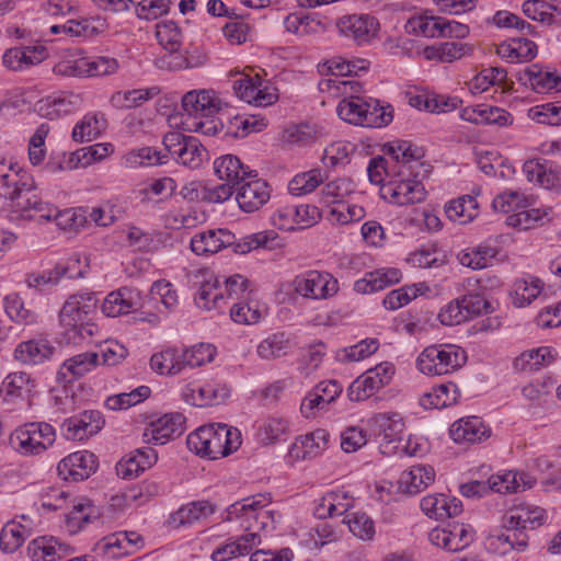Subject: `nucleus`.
<instances>
[{
  "mask_svg": "<svg viewBox=\"0 0 561 561\" xmlns=\"http://www.w3.org/2000/svg\"><path fill=\"white\" fill-rule=\"evenodd\" d=\"M15 191L12 201L16 209L21 210L24 218L38 221L55 220L61 229L78 230L87 222V217L81 208H68L59 210L54 204L44 202L37 192L33 179L23 182L14 179Z\"/></svg>",
  "mask_w": 561,
  "mask_h": 561,
  "instance_id": "f257e3e1",
  "label": "nucleus"
},
{
  "mask_svg": "<svg viewBox=\"0 0 561 561\" xmlns=\"http://www.w3.org/2000/svg\"><path fill=\"white\" fill-rule=\"evenodd\" d=\"M98 299L93 294L72 295L59 312L62 336L67 343L81 344L90 342L98 332L93 323Z\"/></svg>",
  "mask_w": 561,
  "mask_h": 561,
  "instance_id": "f03ea898",
  "label": "nucleus"
},
{
  "mask_svg": "<svg viewBox=\"0 0 561 561\" xmlns=\"http://www.w3.org/2000/svg\"><path fill=\"white\" fill-rule=\"evenodd\" d=\"M186 444L196 455L215 460L226 457L240 446V433L226 424H209L197 428L187 436Z\"/></svg>",
  "mask_w": 561,
  "mask_h": 561,
  "instance_id": "7ed1b4c3",
  "label": "nucleus"
},
{
  "mask_svg": "<svg viewBox=\"0 0 561 561\" xmlns=\"http://www.w3.org/2000/svg\"><path fill=\"white\" fill-rule=\"evenodd\" d=\"M467 362L466 352L453 344L431 345L416 359L421 373L430 376L447 375Z\"/></svg>",
  "mask_w": 561,
  "mask_h": 561,
  "instance_id": "20e7f679",
  "label": "nucleus"
},
{
  "mask_svg": "<svg viewBox=\"0 0 561 561\" xmlns=\"http://www.w3.org/2000/svg\"><path fill=\"white\" fill-rule=\"evenodd\" d=\"M118 61L112 57H84L81 53H70L54 66V72L64 77H96L115 73Z\"/></svg>",
  "mask_w": 561,
  "mask_h": 561,
  "instance_id": "39448f33",
  "label": "nucleus"
},
{
  "mask_svg": "<svg viewBox=\"0 0 561 561\" xmlns=\"http://www.w3.org/2000/svg\"><path fill=\"white\" fill-rule=\"evenodd\" d=\"M56 439L54 427L45 422H32L15 430L10 440L24 455H38L50 447Z\"/></svg>",
  "mask_w": 561,
  "mask_h": 561,
  "instance_id": "423d86ee",
  "label": "nucleus"
},
{
  "mask_svg": "<svg viewBox=\"0 0 561 561\" xmlns=\"http://www.w3.org/2000/svg\"><path fill=\"white\" fill-rule=\"evenodd\" d=\"M393 374V366L387 362L368 369L348 387L347 396L350 400L363 401L370 398L390 382Z\"/></svg>",
  "mask_w": 561,
  "mask_h": 561,
  "instance_id": "0eeeda50",
  "label": "nucleus"
},
{
  "mask_svg": "<svg viewBox=\"0 0 561 561\" xmlns=\"http://www.w3.org/2000/svg\"><path fill=\"white\" fill-rule=\"evenodd\" d=\"M417 174L414 175L416 178ZM380 195L383 199L396 205H410L421 203L426 197V190L421 181L391 180L380 187Z\"/></svg>",
  "mask_w": 561,
  "mask_h": 561,
  "instance_id": "6e6552de",
  "label": "nucleus"
},
{
  "mask_svg": "<svg viewBox=\"0 0 561 561\" xmlns=\"http://www.w3.org/2000/svg\"><path fill=\"white\" fill-rule=\"evenodd\" d=\"M293 285L295 291L305 298L325 299L337 291V282L329 274L318 271L296 276Z\"/></svg>",
  "mask_w": 561,
  "mask_h": 561,
  "instance_id": "1a4fd4ad",
  "label": "nucleus"
},
{
  "mask_svg": "<svg viewBox=\"0 0 561 561\" xmlns=\"http://www.w3.org/2000/svg\"><path fill=\"white\" fill-rule=\"evenodd\" d=\"M430 541L449 552L461 551L473 541L469 525L453 523L447 527H436L428 534Z\"/></svg>",
  "mask_w": 561,
  "mask_h": 561,
  "instance_id": "9d476101",
  "label": "nucleus"
},
{
  "mask_svg": "<svg viewBox=\"0 0 561 561\" xmlns=\"http://www.w3.org/2000/svg\"><path fill=\"white\" fill-rule=\"evenodd\" d=\"M185 416L182 413H168L152 421L145 430L144 440L147 444L164 445L184 432Z\"/></svg>",
  "mask_w": 561,
  "mask_h": 561,
  "instance_id": "9b49d317",
  "label": "nucleus"
},
{
  "mask_svg": "<svg viewBox=\"0 0 561 561\" xmlns=\"http://www.w3.org/2000/svg\"><path fill=\"white\" fill-rule=\"evenodd\" d=\"M104 424L105 420L102 413L96 410H90L66 419L61 428L67 439L83 440L98 434Z\"/></svg>",
  "mask_w": 561,
  "mask_h": 561,
  "instance_id": "f8f14e48",
  "label": "nucleus"
},
{
  "mask_svg": "<svg viewBox=\"0 0 561 561\" xmlns=\"http://www.w3.org/2000/svg\"><path fill=\"white\" fill-rule=\"evenodd\" d=\"M233 90L238 98L256 106L272 105L278 99L276 88L263 85L259 76L255 78L243 76L234 80Z\"/></svg>",
  "mask_w": 561,
  "mask_h": 561,
  "instance_id": "ddd939ff",
  "label": "nucleus"
},
{
  "mask_svg": "<svg viewBox=\"0 0 561 561\" xmlns=\"http://www.w3.org/2000/svg\"><path fill=\"white\" fill-rule=\"evenodd\" d=\"M96 456L88 450L77 451L67 456L57 467L59 474H64L65 479L70 477L75 481L88 479L96 471Z\"/></svg>",
  "mask_w": 561,
  "mask_h": 561,
  "instance_id": "4468645a",
  "label": "nucleus"
},
{
  "mask_svg": "<svg viewBox=\"0 0 561 561\" xmlns=\"http://www.w3.org/2000/svg\"><path fill=\"white\" fill-rule=\"evenodd\" d=\"M238 186L236 199L245 213L259 210L271 197L267 183L261 179L244 180Z\"/></svg>",
  "mask_w": 561,
  "mask_h": 561,
  "instance_id": "2eb2a0df",
  "label": "nucleus"
},
{
  "mask_svg": "<svg viewBox=\"0 0 561 561\" xmlns=\"http://www.w3.org/2000/svg\"><path fill=\"white\" fill-rule=\"evenodd\" d=\"M271 503L270 494H256L254 496L245 497L239 502L233 503L227 508L226 520L230 522L234 517L247 516L249 518L262 519L261 526H266L265 519L271 517L274 518V512H259V510L265 507Z\"/></svg>",
  "mask_w": 561,
  "mask_h": 561,
  "instance_id": "dca6fc26",
  "label": "nucleus"
},
{
  "mask_svg": "<svg viewBox=\"0 0 561 561\" xmlns=\"http://www.w3.org/2000/svg\"><path fill=\"white\" fill-rule=\"evenodd\" d=\"M378 22L370 15H350L343 16L337 22L341 34L345 37L353 38L358 44L366 43L378 31Z\"/></svg>",
  "mask_w": 561,
  "mask_h": 561,
  "instance_id": "f3484780",
  "label": "nucleus"
},
{
  "mask_svg": "<svg viewBox=\"0 0 561 561\" xmlns=\"http://www.w3.org/2000/svg\"><path fill=\"white\" fill-rule=\"evenodd\" d=\"M182 107L190 116L209 117L219 112L220 101L211 90L190 91L182 98Z\"/></svg>",
  "mask_w": 561,
  "mask_h": 561,
  "instance_id": "a211bd4d",
  "label": "nucleus"
},
{
  "mask_svg": "<svg viewBox=\"0 0 561 561\" xmlns=\"http://www.w3.org/2000/svg\"><path fill=\"white\" fill-rule=\"evenodd\" d=\"M56 352V347L46 337L31 339L21 342L15 351V358L26 365H41L49 360Z\"/></svg>",
  "mask_w": 561,
  "mask_h": 561,
  "instance_id": "6ab92c4d",
  "label": "nucleus"
},
{
  "mask_svg": "<svg viewBox=\"0 0 561 561\" xmlns=\"http://www.w3.org/2000/svg\"><path fill=\"white\" fill-rule=\"evenodd\" d=\"M233 242V233L227 229L207 230L191 239V249L197 255L214 254Z\"/></svg>",
  "mask_w": 561,
  "mask_h": 561,
  "instance_id": "aec40b11",
  "label": "nucleus"
},
{
  "mask_svg": "<svg viewBox=\"0 0 561 561\" xmlns=\"http://www.w3.org/2000/svg\"><path fill=\"white\" fill-rule=\"evenodd\" d=\"M450 437L456 443H480L491 435V430L478 416H468L456 421L450 430Z\"/></svg>",
  "mask_w": 561,
  "mask_h": 561,
  "instance_id": "412c9836",
  "label": "nucleus"
},
{
  "mask_svg": "<svg viewBox=\"0 0 561 561\" xmlns=\"http://www.w3.org/2000/svg\"><path fill=\"white\" fill-rule=\"evenodd\" d=\"M523 171L529 182H536L546 188L556 187L561 180V168L548 160H528Z\"/></svg>",
  "mask_w": 561,
  "mask_h": 561,
  "instance_id": "4be33fe9",
  "label": "nucleus"
},
{
  "mask_svg": "<svg viewBox=\"0 0 561 561\" xmlns=\"http://www.w3.org/2000/svg\"><path fill=\"white\" fill-rule=\"evenodd\" d=\"M36 383L31 376L24 371H14L9 374L1 386V392L5 401H27L31 403V398L34 393Z\"/></svg>",
  "mask_w": 561,
  "mask_h": 561,
  "instance_id": "5701e85b",
  "label": "nucleus"
},
{
  "mask_svg": "<svg viewBox=\"0 0 561 561\" xmlns=\"http://www.w3.org/2000/svg\"><path fill=\"white\" fill-rule=\"evenodd\" d=\"M400 270L389 267L368 272L354 283V290L358 294H371L385 289L400 282Z\"/></svg>",
  "mask_w": 561,
  "mask_h": 561,
  "instance_id": "b1692460",
  "label": "nucleus"
},
{
  "mask_svg": "<svg viewBox=\"0 0 561 561\" xmlns=\"http://www.w3.org/2000/svg\"><path fill=\"white\" fill-rule=\"evenodd\" d=\"M421 510L431 518L445 519L458 516L462 512L461 501L448 499L444 494H431L421 500Z\"/></svg>",
  "mask_w": 561,
  "mask_h": 561,
  "instance_id": "393cba45",
  "label": "nucleus"
},
{
  "mask_svg": "<svg viewBox=\"0 0 561 561\" xmlns=\"http://www.w3.org/2000/svg\"><path fill=\"white\" fill-rule=\"evenodd\" d=\"M230 396L226 385L206 383L197 389L187 387L183 390L185 402L195 407L216 405Z\"/></svg>",
  "mask_w": 561,
  "mask_h": 561,
  "instance_id": "a878e982",
  "label": "nucleus"
},
{
  "mask_svg": "<svg viewBox=\"0 0 561 561\" xmlns=\"http://www.w3.org/2000/svg\"><path fill=\"white\" fill-rule=\"evenodd\" d=\"M435 471L431 466H413L410 470L403 471L399 479V490L405 494L413 495L421 492L434 482Z\"/></svg>",
  "mask_w": 561,
  "mask_h": 561,
  "instance_id": "bb28decb",
  "label": "nucleus"
},
{
  "mask_svg": "<svg viewBox=\"0 0 561 561\" xmlns=\"http://www.w3.org/2000/svg\"><path fill=\"white\" fill-rule=\"evenodd\" d=\"M386 148V152L397 162L401 163L400 169L398 170L399 176L404 174V169L409 171L410 175H412L415 167H424V164L419 161L421 158L419 148L413 147L409 141L399 140L387 145Z\"/></svg>",
  "mask_w": 561,
  "mask_h": 561,
  "instance_id": "cd10ccee",
  "label": "nucleus"
},
{
  "mask_svg": "<svg viewBox=\"0 0 561 561\" xmlns=\"http://www.w3.org/2000/svg\"><path fill=\"white\" fill-rule=\"evenodd\" d=\"M546 518L547 515L543 508L529 504H522L511 510L503 519L526 530L528 528L536 529L540 527L546 522Z\"/></svg>",
  "mask_w": 561,
  "mask_h": 561,
  "instance_id": "c85d7f7f",
  "label": "nucleus"
},
{
  "mask_svg": "<svg viewBox=\"0 0 561 561\" xmlns=\"http://www.w3.org/2000/svg\"><path fill=\"white\" fill-rule=\"evenodd\" d=\"M45 56L44 47L10 48L3 54L2 62L10 70H21L26 66L41 62Z\"/></svg>",
  "mask_w": 561,
  "mask_h": 561,
  "instance_id": "c756f323",
  "label": "nucleus"
},
{
  "mask_svg": "<svg viewBox=\"0 0 561 561\" xmlns=\"http://www.w3.org/2000/svg\"><path fill=\"white\" fill-rule=\"evenodd\" d=\"M214 169L218 179L232 184H241L247 178H251V172H248L239 158L233 154L217 158Z\"/></svg>",
  "mask_w": 561,
  "mask_h": 561,
  "instance_id": "7c9ffc66",
  "label": "nucleus"
},
{
  "mask_svg": "<svg viewBox=\"0 0 561 561\" xmlns=\"http://www.w3.org/2000/svg\"><path fill=\"white\" fill-rule=\"evenodd\" d=\"M105 127L106 121L103 116L88 113L75 125L71 137L76 142L92 141L100 136Z\"/></svg>",
  "mask_w": 561,
  "mask_h": 561,
  "instance_id": "2f4dec72",
  "label": "nucleus"
},
{
  "mask_svg": "<svg viewBox=\"0 0 561 561\" xmlns=\"http://www.w3.org/2000/svg\"><path fill=\"white\" fill-rule=\"evenodd\" d=\"M150 367L159 375H178L183 368L181 351L176 347H169L160 353L153 354L150 358Z\"/></svg>",
  "mask_w": 561,
  "mask_h": 561,
  "instance_id": "473e14b6",
  "label": "nucleus"
},
{
  "mask_svg": "<svg viewBox=\"0 0 561 561\" xmlns=\"http://www.w3.org/2000/svg\"><path fill=\"white\" fill-rule=\"evenodd\" d=\"M445 213L451 221L465 225L478 216V203L472 196H461L446 205Z\"/></svg>",
  "mask_w": 561,
  "mask_h": 561,
  "instance_id": "72a5a7b5",
  "label": "nucleus"
},
{
  "mask_svg": "<svg viewBox=\"0 0 561 561\" xmlns=\"http://www.w3.org/2000/svg\"><path fill=\"white\" fill-rule=\"evenodd\" d=\"M131 295L133 291L126 287L110 293L102 304L103 313L115 318L130 312L135 307Z\"/></svg>",
  "mask_w": 561,
  "mask_h": 561,
  "instance_id": "f704fd0d",
  "label": "nucleus"
},
{
  "mask_svg": "<svg viewBox=\"0 0 561 561\" xmlns=\"http://www.w3.org/2000/svg\"><path fill=\"white\" fill-rule=\"evenodd\" d=\"M4 311L19 325H31L37 322L36 312L31 308H26L18 294L8 295L4 298Z\"/></svg>",
  "mask_w": 561,
  "mask_h": 561,
  "instance_id": "c9c22d12",
  "label": "nucleus"
},
{
  "mask_svg": "<svg viewBox=\"0 0 561 561\" xmlns=\"http://www.w3.org/2000/svg\"><path fill=\"white\" fill-rule=\"evenodd\" d=\"M216 506L209 501H195L182 506L173 515L172 519L180 525L192 524L201 518H206L215 513Z\"/></svg>",
  "mask_w": 561,
  "mask_h": 561,
  "instance_id": "e433bc0d",
  "label": "nucleus"
},
{
  "mask_svg": "<svg viewBox=\"0 0 561 561\" xmlns=\"http://www.w3.org/2000/svg\"><path fill=\"white\" fill-rule=\"evenodd\" d=\"M224 300L225 294L217 278L204 282L195 296L196 306L205 310L219 308Z\"/></svg>",
  "mask_w": 561,
  "mask_h": 561,
  "instance_id": "4c0bfd02",
  "label": "nucleus"
},
{
  "mask_svg": "<svg viewBox=\"0 0 561 561\" xmlns=\"http://www.w3.org/2000/svg\"><path fill=\"white\" fill-rule=\"evenodd\" d=\"M393 119V110L388 104L381 105L378 100L369 99L366 101L364 111L363 126L365 127H383L389 125Z\"/></svg>",
  "mask_w": 561,
  "mask_h": 561,
  "instance_id": "58836bf2",
  "label": "nucleus"
},
{
  "mask_svg": "<svg viewBox=\"0 0 561 561\" xmlns=\"http://www.w3.org/2000/svg\"><path fill=\"white\" fill-rule=\"evenodd\" d=\"M374 420L379 427V435L382 436V442L379 447L380 451L383 455H390L392 453L390 448L391 444L401 439L399 434L402 431L403 424L400 421L391 420L386 414H378Z\"/></svg>",
  "mask_w": 561,
  "mask_h": 561,
  "instance_id": "ea45409f",
  "label": "nucleus"
},
{
  "mask_svg": "<svg viewBox=\"0 0 561 561\" xmlns=\"http://www.w3.org/2000/svg\"><path fill=\"white\" fill-rule=\"evenodd\" d=\"M206 156L207 150L201 144L199 139L192 136L183 144L174 158L179 163L191 169H196L202 164Z\"/></svg>",
  "mask_w": 561,
  "mask_h": 561,
  "instance_id": "a19ab883",
  "label": "nucleus"
},
{
  "mask_svg": "<svg viewBox=\"0 0 561 561\" xmlns=\"http://www.w3.org/2000/svg\"><path fill=\"white\" fill-rule=\"evenodd\" d=\"M457 387L454 383H442L434 388L433 392L425 393L421 399L424 408L442 409L454 404L457 401Z\"/></svg>",
  "mask_w": 561,
  "mask_h": 561,
  "instance_id": "79ce46f5",
  "label": "nucleus"
},
{
  "mask_svg": "<svg viewBox=\"0 0 561 561\" xmlns=\"http://www.w3.org/2000/svg\"><path fill=\"white\" fill-rule=\"evenodd\" d=\"M216 355V347L213 344L199 343L181 351L183 368L199 367L213 362Z\"/></svg>",
  "mask_w": 561,
  "mask_h": 561,
  "instance_id": "37998d69",
  "label": "nucleus"
},
{
  "mask_svg": "<svg viewBox=\"0 0 561 561\" xmlns=\"http://www.w3.org/2000/svg\"><path fill=\"white\" fill-rule=\"evenodd\" d=\"M99 356L96 353H82L67 359L59 370L58 375L66 377L67 373L75 378H79L90 371L98 365Z\"/></svg>",
  "mask_w": 561,
  "mask_h": 561,
  "instance_id": "c03bdc74",
  "label": "nucleus"
},
{
  "mask_svg": "<svg viewBox=\"0 0 561 561\" xmlns=\"http://www.w3.org/2000/svg\"><path fill=\"white\" fill-rule=\"evenodd\" d=\"M350 531L362 540H371L375 536L373 519L364 512L347 513L343 519Z\"/></svg>",
  "mask_w": 561,
  "mask_h": 561,
  "instance_id": "a18cd8bd",
  "label": "nucleus"
},
{
  "mask_svg": "<svg viewBox=\"0 0 561 561\" xmlns=\"http://www.w3.org/2000/svg\"><path fill=\"white\" fill-rule=\"evenodd\" d=\"M25 528L14 520L8 522L0 531V549L5 553H13L24 542Z\"/></svg>",
  "mask_w": 561,
  "mask_h": 561,
  "instance_id": "49530a36",
  "label": "nucleus"
},
{
  "mask_svg": "<svg viewBox=\"0 0 561 561\" xmlns=\"http://www.w3.org/2000/svg\"><path fill=\"white\" fill-rule=\"evenodd\" d=\"M142 546V537L136 531H119L103 539L102 549L108 551L117 548L124 553H131Z\"/></svg>",
  "mask_w": 561,
  "mask_h": 561,
  "instance_id": "de8ad7c7",
  "label": "nucleus"
},
{
  "mask_svg": "<svg viewBox=\"0 0 561 561\" xmlns=\"http://www.w3.org/2000/svg\"><path fill=\"white\" fill-rule=\"evenodd\" d=\"M167 154H162L152 147L135 149L125 156L126 165L129 168L163 164L167 163Z\"/></svg>",
  "mask_w": 561,
  "mask_h": 561,
  "instance_id": "09e8293b",
  "label": "nucleus"
},
{
  "mask_svg": "<svg viewBox=\"0 0 561 561\" xmlns=\"http://www.w3.org/2000/svg\"><path fill=\"white\" fill-rule=\"evenodd\" d=\"M365 107L366 100L351 95L348 99H344L339 103L336 111L337 115L343 121L363 126Z\"/></svg>",
  "mask_w": 561,
  "mask_h": 561,
  "instance_id": "8fccbe9b",
  "label": "nucleus"
},
{
  "mask_svg": "<svg viewBox=\"0 0 561 561\" xmlns=\"http://www.w3.org/2000/svg\"><path fill=\"white\" fill-rule=\"evenodd\" d=\"M322 182L321 171L318 169L297 174L288 184L289 193L300 196L314 191Z\"/></svg>",
  "mask_w": 561,
  "mask_h": 561,
  "instance_id": "3c124183",
  "label": "nucleus"
},
{
  "mask_svg": "<svg viewBox=\"0 0 561 561\" xmlns=\"http://www.w3.org/2000/svg\"><path fill=\"white\" fill-rule=\"evenodd\" d=\"M153 90L154 89H138L130 91H118L112 95L111 103L116 108L137 107L154 95Z\"/></svg>",
  "mask_w": 561,
  "mask_h": 561,
  "instance_id": "603ef678",
  "label": "nucleus"
},
{
  "mask_svg": "<svg viewBox=\"0 0 561 561\" xmlns=\"http://www.w3.org/2000/svg\"><path fill=\"white\" fill-rule=\"evenodd\" d=\"M289 340L285 333L278 332L263 340L257 346V355L263 359L279 357L286 353Z\"/></svg>",
  "mask_w": 561,
  "mask_h": 561,
  "instance_id": "864d4df0",
  "label": "nucleus"
},
{
  "mask_svg": "<svg viewBox=\"0 0 561 561\" xmlns=\"http://www.w3.org/2000/svg\"><path fill=\"white\" fill-rule=\"evenodd\" d=\"M547 8L548 1L546 0H526L522 5L523 13L528 19L547 25L560 24L561 20L553 13L548 12Z\"/></svg>",
  "mask_w": 561,
  "mask_h": 561,
  "instance_id": "5fc2aeb1",
  "label": "nucleus"
},
{
  "mask_svg": "<svg viewBox=\"0 0 561 561\" xmlns=\"http://www.w3.org/2000/svg\"><path fill=\"white\" fill-rule=\"evenodd\" d=\"M55 543L54 537L35 538L27 546V554L33 561H56Z\"/></svg>",
  "mask_w": 561,
  "mask_h": 561,
  "instance_id": "6e6d98bb",
  "label": "nucleus"
},
{
  "mask_svg": "<svg viewBox=\"0 0 561 561\" xmlns=\"http://www.w3.org/2000/svg\"><path fill=\"white\" fill-rule=\"evenodd\" d=\"M504 531L496 536L500 543L517 551H523L527 547L528 536L524 528L512 525L508 520H504Z\"/></svg>",
  "mask_w": 561,
  "mask_h": 561,
  "instance_id": "4d7b16f0",
  "label": "nucleus"
},
{
  "mask_svg": "<svg viewBox=\"0 0 561 561\" xmlns=\"http://www.w3.org/2000/svg\"><path fill=\"white\" fill-rule=\"evenodd\" d=\"M159 44L168 51L176 53L181 46V31L172 22H163L157 25L156 32Z\"/></svg>",
  "mask_w": 561,
  "mask_h": 561,
  "instance_id": "13d9d810",
  "label": "nucleus"
},
{
  "mask_svg": "<svg viewBox=\"0 0 561 561\" xmlns=\"http://www.w3.org/2000/svg\"><path fill=\"white\" fill-rule=\"evenodd\" d=\"M526 197L518 191H505L499 194L492 202L495 211L508 214L526 207Z\"/></svg>",
  "mask_w": 561,
  "mask_h": 561,
  "instance_id": "bf43d9fd",
  "label": "nucleus"
},
{
  "mask_svg": "<svg viewBox=\"0 0 561 561\" xmlns=\"http://www.w3.org/2000/svg\"><path fill=\"white\" fill-rule=\"evenodd\" d=\"M467 320L492 311L490 302L480 294H467L458 298Z\"/></svg>",
  "mask_w": 561,
  "mask_h": 561,
  "instance_id": "052dcab7",
  "label": "nucleus"
},
{
  "mask_svg": "<svg viewBox=\"0 0 561 561\" xmlns=\"http://www.w3.org/2000/svg\"><path fill=\"white\" fill-rule=\"evenodd\" d=\"M232 321L240 324H255L261 319V310L251 306L250 300H239L230 309Z\"/></svg>",
  "mask_w": 561,
  "mask_h": 561,
  "instance_id": "680f3d73",
  "label": "nucleus"
},
{
  "mask_svg": "<svg viewBox=\"0 0 561 561\" xmlns=\"http://www.w3.org/2000/svg\"><path fill=\"white\" fill-rule=\"evenodd\" d=\"M271 236L272 233L264 231L245 236L242 239L237 240L236 236L233 234V242L229 248H232L234 253L245 254L261 247H266L268 241L274 239V237Z\"/></svg>",
  "mask_w": 561,
  "mask_h": 561,
  "instance_id": "e2e57ef3",
  "label": "nucleus"
},
{
  "mask_svg": "<svg viewBox=\"0 0 561 561\" xmlns=\"http://www.w3.org/2000/svg\"><path fill=\"white\" fill-rule=\"evenodd\" d=\"M99 517L96 507L90 502L79 503L73 506L72 511L67 516V523L70 527L81 529L85 524L91 523Z\"/></svg>",
  "mask_w": 561,
  "mask_h": 561,
  "instance_id": "0e129e2a",
  "label": "nucleus"
},
{
  "mask_svg": "<svg viewBox=\"0 0 561 561\" xmlns=\"http://www.w3.org/2000/svg\"><path fill=\"white\" fill-rule=\"evenodd\" d=\"M506 76V69L501 67L484 69L472 80V88L485 91L490 85L502 84L505 81Z\"/></svg>",
  "mask_w": 561,
  "mask_h": 561,
  "instance_id": "69168bd1",
  "label": "nucleus"
},
{
  "mask_svg": "<svg viewBox=\"0 0 561 561\" xmlns=\"http://www.w3.org/2000/svg\"><path fill=\"white\" fill-rule=\"evenodd\" d=\"M225 293L228 298L237 300H250L252 290L249 289V280L242 275L236 274L226 278Z\"/></svg>",
  "mask_w": 561,
  "mask_h": 561,
  "instance_id": "338daca9",
  "label": "nucleus"
},
{
  "mask_svg": "<svg viewBox=\"0 0 561 561\" xmlns=\"http://www.w3.org/2000/svg\"><path fill=\"white\" fill-rule=\"evenodd\" d=\"M368 442L367 433L363 428L350 426L341 434V448L345 453H355Z\"/></svg>",
  "mask_w": 561,
  "mask_h": 561,
  "instance_id": "774afa93",
  "label": "nucleus"
}]
</instances>
